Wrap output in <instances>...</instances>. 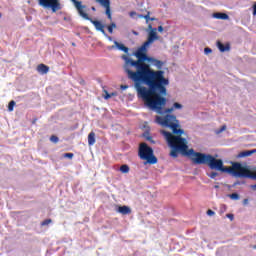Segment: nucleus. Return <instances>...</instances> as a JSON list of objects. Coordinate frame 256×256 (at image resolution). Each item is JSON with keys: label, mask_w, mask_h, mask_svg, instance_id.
<instances>
[{"label": "nucleus", "mask_w": 256, "mask_h": 256, "mask_svg": "<svg viewBox=\"0 0 256 256\" xmlns=\"http://www.w3.org/2000/svg\"><path fill=\"white\" fill-rule=\"evenodd\" d=\"M230 199L237 201V199H239V194L237 193H232L229 195Z\"/></svg>", "instance_id": "5701e85b"}, {"label": "nucleus", "mask_w": 256, "mask_h": 256, "mask_svg": "<svg viewBox=\"0 0 256 256\" xmlns=\"http://www.w3.org/2000/svg\"><path fill=\"white\" fill-rule=\"evenodd\" d=\"M249 204V199H244L243 200V205H248Z\"/></svg>", "instance_id": "473e14b6"}, {"label": "nucleus", "mask_w": 256, "mask_h": 256, "mask_svg": "<svg viewBox=\"0 0 256 256\" xmlns=\"http://www.w3.org/2000/svg\"><path fill=\"white\" fill-rule=\"evenodd\" d=\"M38 4L44 9H51L53 13L61 11V2L59 0H38Z\"/></svg>", "instance_id": "0eeeda50"}, {"label": "nucleus", "mask_w": 256, "mask_h": 256, "mask_svg": "<svg viewBox=\"0 0 256 256\" xmlns=\"http://www.w3.org/2000/svg\"><path fill=\"white\" fill-rule=\"evenodd\" d=\"M214 17H215V19H222L224 21L229 19V15H227L225 13H214Z\"/></svg>", "instance_id": "2eb2a0df"}, {"label": "nucleus", "mask_w": 256, "mask_h": 256, "mask_svg": "<svg viewBox=\"0 0 256 256\" xmlns=\"http://www.w3.org/2000/svg\"><path fill=\"white\" fill-rule=\"evenodd\" d=\"M226 129H227V126L223 125L216 133H223V131H226Z\"/></svg>", "instance_id": "bb28decb"}, {"label": "nucleus", "mask_w": 256, "mask_h": 256, "mask_svg": "<svg viewBox=\"0 0 256 256\" xmlns=\"http://www.w3.org/2000/svg\"><path fill=\"white\" fill-rule=\"evenodd\" d=\"M163 107H165V104L161 106L160 112L157 108H150V109H152L153 111H156V113H158L159 115H165V114L173 113V111H175V109H183V105H181L180 103H177V102H175L173 104L172 108L163 109Z\"/></svg>", "instance_id": "6e6552de"}, {"label": "nucleus", "mask_w": 256, "mask_h": 256, "mask_svg": "<svg viewBox=\"0 0 256 256\" xmlns=\"http://www.w3.org/2000/svg\"><path fill=\"white\" fill-rule=\"evenodd\" d=\"M217 47L221 53H225V51H229L231 49V46L229 44L224 45L220 41L217 42Z\"/></svg>", "instance_id": "f8f14e48"}, {"label": "nucleus", "mask_w": 256, "mask_h": 256, "mask_svg": "<svg viewBox=\"0 0 256 256\" xmlns=\"http://www.w3.org/2000/svg\"><path fill=\"white\" fill-rule=\"evenodd\" d=\"M0 19H1V14H0Z\"/></svg>", "instance_id": "79ce46f5"}, {"label": "nucleus", "mask_w": 256, "mask_h": 256, "mask_svg": "<svg viewBox=\"0 0 256 256\" xmlns=\"http://www.w3.org/2000/svg\"><path fill=\"white\" fill-rule=\"evenodd\" d=\"M50 223H53V220H51V219H46V220H44V221L41 222V226H42V227H45V226H47V225H50Z\"/></svg>", "instance_id": "aec40b11"}, {"label": "nucleus", "mask_w": 256, "mask_h": 256, "mask_svg": "<svg viewBox=\"0 0 256 256\" xmlns=\"http://www.w3.org/2000/svg\"><path fill=\"white\" fill-rule=\"evenodd\" d=\"M50 141H51L52 143H59V137H57L56 135H52V136L50 137Z\"/></svg>", "instance_id": "4be33fe9"}, {"label": "nucleus", "mask_w": 256, "mask_h": 256, "mask_svg": "<svg viewBox=\"0 0 256 256\" xmlns=\"http://www.w3.org/2000/svg\"><path fill=\"white\" fill-rule=\"evenodd\" d=\"M158 125L161 127H166L167 129H171L172 133L167 130H161L160 133L163 135L164 139L168 143L169 147H171L170 157H179V153L185 155L186 157H190L192 163L193 159H195V150L190 149L187 145V139L183 138L182 135L185 134V130L181 128V124L177 119V116L166 114L165 116H156L155 119Z\"/></svg>", "instance_id": "f03ea898"}, {"label": "nucleus", "mask_w": 256, "mask_h": 256, "mask_svg": "<svg viewBox=\"0 0 256 256\" xmlns=\"http://www.w3.org/2000/svg\"><path fill=\"white\" fill-rule=\"evenodd\" d=\"M92 11H97V9L95 8V6L91 7Z\"/></svg>", "instance_id": "e433bc0d"}, {"label": "nucleus", "mask_w": 256, "mask_h": 256, "mask_svg": "<svg viewBox=\"0 0 256 256\" xmlns=\"http://www.w3.org/2000/svg\"><path fill=\"white\" fill-rule=\"evenodd\" d=\"M219 173L217 172H211L210 174H208V177H210V179H215V177H218Z\"/></svg>", "instance_id": "393cba45"}, {"label": "nucleus", "mask_w": 256, "mask_h": 256, "mask_svg": "<svg viewBox=\"0 0 256 256\" xmlns=\"http://www.w3.org/2000/svg\"><path fill=\"white\" fill-rule=\"evenodd\" d=\"M253 153H256V149L253 150H247V151H242L238 154L239 158H243V157H251V155H253Z\"/></svg>", "instance_id": "ddd939ff"}, {"label": "nucleus", "mask_w": 256, "mask_h": 256, "mask_svg": "<svg viewBox=\"0 0 256 256\" xmlns=\"http://www.w3.org/2000/svg\"><path fill=\"white\" fill-rule=\"evenodd\" d=\"M88 145H95V132H90L88 135Z\"/></svg>", "instance_id": "dca6fc26"}, {"label": "nucleus", "mask_w": 256, "mask_h": 256, "mask_svg": "<svg viewBox=\"0 0 256 256\" xmlns=\"http://www.w3.org/2000/svg\"><path fill=\"white\" fill-rule=\"evenodd\" d=\"M114 45H116L117 49H119L120 51H123L124 53H129V48H127L125 45L120 44L117 41H114Z\"/></svg>", "instance_id": "4468645a"}, {"label": "nucleus", "mask_w": 256, "mask_h": 256, "mask_svg": "<svg viewBox=\"0 0 256 256\" xmlns=\"http://www.w3.org/2000/svg\"><path fill=\"white\" fill-rule=\"evenodd\" d=\"M131 168H129V165L127 164H123L122 166H120V171L121 173L127 174L129 173Z\"/></svg>", "instance_id": "f3484780"}, {"label": "nucleus", "mask_w": 256, "mask_h": 256, "mask_svg": "<svg viewBox=\"0 0 256 256\" xmlns=\"http://www.w3.org/2000/svg\"><path fill=\"white\" fill-rule=\"evenodd\" d=\"M151 12H147V14L145 16L141 15L140 17H142L143 19L146 20L147 23H149V21L151 20Z\"/></svg>", "instance_id": "6ab92c4d"}, {"label": "nucleus", "mask_w": 256, "mask_h": 256, "mask_svg": "<svg viewBox=\"0 0 256 256\" xmlns=\"http://www.w3.org/2000/svg\"><path fill=\"white\" fill-rule=\"evenodd\" d=\"M63 157H65L66 159H73L74 154L73 153H64Z\"/></svg>", "instance_id": "b1692460"}, {"label": "nucleus", "mask_w": 256, "mask_h": 256, "mask_svg": "<svg viewBox=\"0 0 256 256\" xmlns=\"http://www.w3.org/2000/svg\"><path fill=\"white\" fill-rule=\"evenodd\" d=\"M108 39L111 41L112 40L111 36H108Z\"/></svg>", "instance_id": "ea45409f"}, {"label": "nucleus", "mask_w": 256, "mask_h": 256, "mask_svg": "<svg viewBox=\"0 0 256 256\" xmlns=\"http://www.w3.org/2000/svg\"><path fill=\"white\" fill-rule=\"evenodd\" d=\"M14 107H15V101L12 100L8 104V111H13Z\"/></svg>", "instance_id": "412c9836"}, {"label": "nucleus", "mask_w": 256, "mask_h": 256, "mask_svg": "<svg viewBox=\"0 0 256 256\" xmlns=\"http://www.w3.org/2000/svg\"><path fill=\"white\" fill-rule=\"evenodd\" d=\"M73 47H75V43H72Z\"/></svg>", "instance_id": "a19ab883"}, {"label": "nucleus", "mask_w": 256, "mask_h": 256, "mask_svg": "<svg viewBox=\"0 0 256 256\" xmlns=\"http://www.w3.org/2000/svg\"><path fill=\"white\" fill-rule=\"evenodd\" d=\"M159 33H163V26H158Z\"/></svg>", "instance_id": "72a5a7b5"}, {"label": "nucleus", "mask_w": 256, "mask_h": 256, "mask_svg": "<svg viewBox=\"0 0 256 256\" xmlns=\"http://www.w3.org/2000/svg\"><path fill=\"white\" fill-rule=\"evenodd\" d=\"M138 60H133L127 55H123L125 61L124 70L128 79L134 81L138 97L144 101L149 109H157L161 113V106L167 105V85L169 79L165 78V72L162 70H153L148 63H153L157 69L163 67V62L147 56V52H135Z\"/></svg>", "instance_id": "f257e3e1"}, {"label": "nucleus", "mask_w": 256, "mask_h": 256, "mask_svg": "<svg viewBox=\"0 0 256 256\" xmlns=\"http://www.w3.org/2000/svg\"><path fill=\"white\" fill-rule=\"evenodd\" d=\"M226 217H228V219H230L231 221H233V219H234L233 214H227Z\"/></svg>", "instance_id": "7c9ffc66"}, {"label": "nucleus", "mask_w": 256, "mask_h": 256, "mask_svg": "<svg viewBox=\"0 0 256 256\" xmlns=\"http://www.w3.org/2000/svg\"><path fill=\"white\" fill-rule=\"evenodd\" d=\"M37 72L42 73V75H46V73H49V66L45 64H39L37 66Z\"/></svg>", "instance_id": "9b49d317"}, {"label": "nucleus", "mask_w": 256, "mask_h": 256, "mask_svg": "<svg viewBox=\"0 0 256 256\" xmlns=\"http://www.w3.org/2000/svg\"><path fill=\"white\" fill-rule=\"evenodd\" d=\"M150 21H155V18H150Z\"/></svg>", "instance_id": "4c0bfd02"}, {"label": "nucleus", "mask_w": 256, "mask_h": 256, "mask_svg": "<svg viewBox=\"0 0 256 256\" xmlns=\"http://www.w3.org/2000/svg\"><path fill=\"white\" fill-rule=\"evenodd\" d=\"M138 156L142 161H146L149 165H155L157 163V157L153 153V148L145 142L139 145Z\"/></svg>", "instance_id": "39448f33"}, {"label": "nucleus", "mask_w": 256, "mask_h": 256, "mask_svg": "<svg viewBox=\"0 0 256 256\" xmlns=\"http://www.w3.org/2000/svg\"><path fill=\"white\" fill-rule=\"evenodd\" d=\"M251 188L256 191V184L255 185H252Z\"/></svg>", "instance_id": "f704fd0d"}, {"label": "nucleus", "mask_w": 256, "mask_h": 256, "mask_svg": "<svg viewBox=\"0 0 256 256\" xmlns=\"http://www.w3.org/2000/svg\"><path fill=\"white\" fill-rule=\"evenodd\" d=\"M204 53H205V55H209V53H213V50L211 48L207 47L204 49Z\"/></svg>", "instance_id": "a878e982"}, {"label": "nucleus", "mask_w": 256, "mask_h": 256, "mask_svg": "<svg viewBox=\"0 0 256 256\" xmlns=\"http://www.w3.org/2000/svg\"><path fill=\"white\" fill-rule=\"evenodd\" d=\"M151 139H152L151 137H148V138H147L148 141H151Z\"/></svg>", "instance_id": "58836bf2"}, {"label": "nucleus", "mask_w": 256, "mask_h": 256, "mask_svg": "<svg viewBox=\"0 0 256 256\" xmlns=\"http://www.w3.org/2000/svg\"><path fill=\"white\" fill-rule=\"evenodd\" d=\"M193 163L194 165H208L212 170L229 173L233 175V177L253 179V181H256V171H251V169L247 166H242L239 162H234L232 163V167H227L223 165V160L217 159L211 154L196 152L194 154Z\"/></svg>", "instance_id": "7ed1b4c3"}, {"label": "nucleus", "mask_w": 256, "mask_h": 256, "mask_svg": "<svg viewBox=\"0 0 256 256\" xmlns=\"http://www.w3.org/2000/svg\"><path fill=\"white\" fill-rule=\"evenodd\" d=\"M253 15H256V2L253 4Z\"/></svg>", "instance_id": "2f4dec72"}, {"label": "nucleus", "mask_w": 256, "mask_h": 256, "mask_svg": "<svg viewBox=\"0 0 256 256\" xmlns=\"http://www.w3.org/2000/svg\"><path fill=\"white\" fill-rule=\"evenodd\" d=\"M132 33H133V35H139V32H137V31H133Z\"/></svg>", "instance_id": "c9c22d12"}, {"label": "nucleus", "mask_w": 256, "mask_h": 256, "mask_svg": "<svg viewBox=\"0 0 256 256\" xmlns=\"http://www.w3.org/2000/svg\"><path fill=\"white\" fill-rule=\"evenodd\" d=\"M207 215H209L210 217H213V215H215V212L213 210L209 209L207 211Z\"/></svg>", "instance_id": "c85d7f7f"}, {"label": "nucleus", "mask_w": 256, "mask_h": 256, "mask_svg": "<svg viewBox=\"0 0 256 256\" xmlns=\"http://www.w3.org/2000/svg\"><path fill=\"white\" fill-rule=\"evenodd\" d=\"M120 89H122V91H125V89H129L128 85H121Z\"/></svg>", "instance_id": "c756f323"}, {"label": "nucleus", "mask_w": 256, "mask_h": 256, "mask_svg": "<svg viewBox=\"0 0 256 256\" xmlns=\"http://www.w3.org/2000/svg\"><path fill=\"white\" fill-rule=\"evenodd\" d=\"M117 212L121 215H131V208L129 206H119Z\"/></svg>", "instance_id": "9d476101"}, {"label": "nucleus", "mask_w": 256, "mask_h": 256, "mask_svg": "<svg viewBox=\"0 0 256 256\" xmlns=\"http://www.w3.org/2000/svg\"><path fill=\"white\" fill-rule=\"evenodd\" d=\"M105 94L104 99H111V97H113V94H109L107 91H105Z\"/></svg>", "instance_id": "cd10ccee"}, {"label": "nucleus", "mask_w": 256, "mask_h": 256, "mask_svg": "<svg viewBox=\"0 0 256 256\" xmlns=\"http://www.w3.org/2000/svg\"><path fill=\"white\" fill-rule=\"evenodd\" d=\"M149 29L151 30L148 33L147 41H145L143 45L137 49L136 53H147V47L159 39V36H157V28H153V26L149 25Z\"/></svg>", "instance_id": "423d86ee"}, {"label": "nucleus", "mask_w": 256, "mask_h": 256, "mask_svg": "<svg viewBox=\"0 0 256 256\" xmlns=\"http://www.w3.org/2000/svg\"><path fill=\"white\" fill-rule=\"evenodd\" d=\"M101 7L105 8V15L108 17L109 21H113V15L111 14V0H96Z\"/></svg>", "instance_id": "1a4fd4ad"}, {"label": "nucleus", "mask_w": 256, "mask_h": 256, "mask_svg": "<svg viewBox=\"0 0 256 256\" xmlns=\"http://www.w3.org/2000/svg\"><path fill=\"white\" fill-rule=\"evenodd\" d=\"M108 33H113V29H117V24H115V22H112L108 27Z\"/></svg>", "instance_id": "a211bd4d"}, {"label": "nucleus", "mask_w": 256, "mask_h": 256, "mask_svg": "<svg viewBox=\"0 0 256 256\" xmlns=\"http://www.w3.org/2000/svg\"><path fill=\"white\" fill-rule=\"evenodd\" d=\"M71 1L78 12V15H80L82 19H85L86 21H90V23L94 25L97 31H100L101 33H103V35H107L105 33V25H103V23H101V21L99 20H93L91 17H89V14L85 12V9H87V6L83 5L82 2L78 0H71Z\"/></svg>", "instance_id": "20e7f679"}]
</instances>
